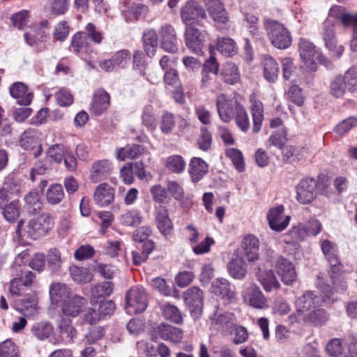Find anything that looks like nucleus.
<instances>
[{
	"mask_svg": "<svg viewBox=\"0 0 357 357\" xmlns=\"http://www.w3.org/2000/svg\"><path fill=\"white\" fill-rule=\"evenodd\" d=\"M321 184L326 188V195L328 196L331 190L327 176H326V178L319 176L318 181L312 177L302 178L296 187V200L302 204L312 202L317 197V188L319 187Z\"/></svg>",
	"mask_w": 357,
	"mask_h": 357,
	"instance_id": "obj_1",
	"label": "nucleus"
},
{
	"mask_svg": "<svg viewBox=\"0 0 357 357\" xmlns=\"http://www.w3.org/2000/svg\"><path fill=\"white\" fill-rule=\"evenodd\" d=\"M264 28L268 39L275 47L285 50L291 45V34L282 24L271 18H265Z\"/></svg>",
	"mask_w": 357,
	"mask_h": 357,
	"instance_id": "obj_2",
	"label": "nucleus"
},
{
	"mask_svg": "<svg viewBox=\"0 0 357 357\" xmlns=\"http://www.w3.org/2000/svg\"><path fill=\"white\" fill-rule=\"evenodd\" d=\"M339 272L335 271L333 273L331 270L330 271L331 280L333 282L332 286L322 277H317L316 285L324 294L326 302H333L337 300V298L334 297L335 293L344 292L347 289V285L346 282L343 280H340L337 278Z\"/></svg>",
	"mask_w": 357,
	"mask_h": 357,
	"instance_id": "obj_3",
	"label": "nucleus"
},
{
	"mask_svg": "<svg viewBox=\"0 0 357 357\" xmlns=\"http://www.w3.org/2000/svg\"><path fill=\"white\" fill-rule=\"evenodd\" d=\"M147 298L144 289L134 287L126 295V310L128 314L143 312L147 307Z\"/></svg>",
	"mask_w": 357,
	"mask_h": 357,
	"instance_id": "obj_4",
	"label": "nucleus"
},
{
	"mask_svg": "<svg viewBox=\"0 0 357 357\" xmlns=\"http://www.w3.org/2000/svg\"><path fill=\"white\" fill-rule=\"evenodd\" d=\"M216 107L220 119L225 123H229L243 105L236 97L229 98L226 95L220 94L217 97Z\"/></svg>",
	"mask_w": 357,
	"mask_h": 357,
	"instance_id": "obj_5",
	"label": "nucleus"
},
{
	"mask_svg": "<svg viewBox=\"0 0 357 357\" xmlns=\"http://www.w3.org/2000/svg\"><path fill=\"white\" fill-rule=\"evenodd\" d=\"M54 222L49 214H42L29 220L26 227L27 235L33 239H38L53 227Z\"/></svg>",
	"mask_w": 357,
	"mask_h": 357,
	"instance_id": "obj_6",
	"label": "nucleus"
},
{
	"mask_svg": "<svg viewBox=\"0 0 357 357\" xmlns=\"http://www.w3.org/2000/svg\"><path fill=\"white\" fill-rule=\"evenodd\" d=\"M298 52L307 70L314 71L317 69L316 60L319 57L320 53L314 44L307 39L301 38L298 42Z\"/></svg>",
	"mask_w": 357,
	"mask_h": 357,
	"instance_id": "obj_7",
	"label": "nucleus"
},
{
	"mask_svg": "<svg viewBox=\"0 0 357 357\" xmlns=\"http://www.w3.org/2000/svg\"><path fill=\"white\" fill-rule=\"evenodd\" d=\"M183 297L191 315L195 318H198L202 314L203 310V291L197 287H192L183 292Z\"/></svg>",
	"mask_w": 357,
	"mask_h": 357,
	"instance_id": "obj_8",
	"label": "nucleus"
},
{
	"mask_svg": "<svg viewBox=\"0 0 357 357\" xmlns=\"http://www.w3.org/2000/svg\"><path fill=\"white\" fill-rule=\"evenodd\" d=\"M10 283L9 292L12 296H20L25 294L33 284L36 275L30 271L20 273Z\"/></svg>",
	"mask_w": 357,
	"mask_h": 357,
	"instance_id": "obj_9",
	"label": "nucleus"
},
{
	"mask_svg": "<svg viewBox=\"0 0 357 357\" xmlns=\"http://www.w3.org/2000/svg\"><path fill=\"white\" fill-rule=\"evenodd\" d=\"M322 38L325 43L326 47L331 52L334 56L339 58L344 52V47L337 46L334 29V21L328 18L323 25Z\"/></svg>",
	"mask_w": 357,
	"mask_h": 357,
	"instance_id": "obj_10",
	"label": "nucleus"
},
{
	"mask_svg": "<svg viewBox=\"0 0 357 357\" xmlns=\"http://www.w3.org/2000/svg\"><path fill=\"white\" fill-rule=\"evenodd\" d=\"M206 36V31H200L195 25L189 24L186 26L185 32V44L192 52L196 54H199L202 52Z\"/></svg>",
	"mask_w": 357,
	"mask_h": 357,
	"instance_id": "obj_11",
	"label": "nucleus"
},
{
	"mask_svg": "<svg viewBox=\"0 0 357 357\" xmlns=\"http://www.w3.org/2000/svg\"><path fill=\"white\" fill-rule=\"evenodd\" d=\"M160 47L169 53L178 51V41L175 29L169 24L162 25L159 30Z\"/></svg>",
	"mask_w": 357,
	"mask_h": 357,
	"instance_id": "obj_12",
	"label": "nucleus"
},
{
	"mask_svg": "<svg viewBox=\"0 0 357 357\" xmlns=\"http://www.w3.org/2000/svg\"><path fill=\"white\" fill-rule=\"evenodd\" d=\"M211 291L214 295L229 302L236 301V296L234 287L225 278H216L211 285Z\"/></svg>",
	"mask_w": 357,
	"mask_h": 357,
	"instance_id": "obj_13",
	"label": "nucleus"
},
{
	"mask_svg": "<svg viewBox=\"0 0 357 357\" xmlns=\"http://www.w3.org/2000/svg\"><path fill=\"white\" fill-rule=\"evenodd\" d=\"M87 303V300L79 295L73 294L60 304L62 314L72 318L77 317Z\"/></svg>",
	"mask_w": 357,
	"mask_h": 357,
	"instance_id": "obj_14",
	"label": "nucleus"
},
{
	"mask_svg": "<svg viewBox=\"0 0 357 357\" xmlns=\"http://www.w3.org/2000/svg\"><path fill=\"white\" fill-rule=\"evenodd\" d=\"M206 14L204 9L197 1H189L181 10V18L186 26L194 25L199 19H204Z\"/></svg>",
	"mask_w": 357,
	"mask_h": 357,
	"instance_id": "obj_15",
	"label": "nucleus"
},
{
	"mask_svg": "<svg viewBox=\"0 0 357 357\" xmlns=\"http://www.w3.org/2000/svg\"><path fill=\"white\" fill-rule=\"evenodd\" d=\"M323 301H326V298H321L313 291H307L296 299L295 306L298 314H300L320 306Z\"/></svg>",
	"mask_w": 357,
	"mask_h": 357,
	"instance_id": "obj_16",
	"label": "nucleus"
},
{
	"mask_svg": "<svg viewBox=\"0 0 357 357\" xmlns=\"http://www.w3.org/2000/svg\"><path fill=\"white\" fill-rule=\"evenodd\" d=\"M284 206L282 205L269 210L267 219L270 227L275 231H282L288 226L291 217L284 215Z\"/></svg>",
	"mask_w": 357,
	"mask_h": 357,
	"instance_id": "obj_17",
	"label": "nucleus"
},
{
	"mask_svg": "<svg viewBox=\"0 0 357 357\" xmlns=\"http://www.w3.org/2000/svg\"><path fill=\"white\" fill-rule=\"evenodd\" d=\"M278 275L285 284H290L296 279L297 274L292 262L280 257L275 264Z\"/></svg>",
	"mask_w": 357,
	"mask_h": 357,
	"instance_id": "obj_18",
	"label": "nucleus"
},
{
	"mask_svg": "<svg viewBox=\"0 0 357 357\" xmlns=\"http://www.w3.org/2000/svg\"><path fill=\"white\" fill-rule=\"evenodd\" d=\"M250 102L252 118V131L253 133H258L261 128L264 119V105L262 102L257 98L255 93L250 96Z\"/></svg>",
	"mask_w": 357,
	"mask_h": 357,
	"instance_id": "obj_19",
	"label": "nucleus"
},
{
	"mask_svg": "<svg viewBox=\"0 0 357 357\" xmlns=\"http://www.w3.org/2000/svg\"><path fill=\"white\" fill-rule=\"evenodd\" d=\"M20 145L25 150L36 149V151L33 152L35 158L40 155L42 153V145L39 142L38 133L36 130L28 129L25 130L21 135Z\"/></svg>",
	"mask_w": 357,
	"mask_h": 357,
	"instance_id": "obj_20",
	"label": "nucleus"
},
{
	"mask_svg": "<svg viewBox=\"0 0 357 357\" xmlns=\"http://www.w3.org/2000/svg\"><path fill=\"white\" fill-rule=\"evenodd\" d=\"M209 16L219 24H226L229 21L227 13L220 0H204Z\"/></svg>",
	"mask_w": 357,
	"mask_h": 357,
	"instance_id": "obj_21",
	"label": "nucleus"
},
{
	"mask_svg": "<svg viewBox=\"0 0 357 357\" xmlns=\"http://www.w3.org/2000/svg\"><path fill=\"white\" fill-rule=\"evenodd\" d=\"M243 297L249 300L250 305L257 309H264L268 307V301L260 289L255 284H250L243 293Z\"/></svg>",
	"mask_w": 357,
	"mask_h": 357,
	"instance_id": "obj_22",
	"label": "nucleus"
},
{
	"mask_svg": "<svg viewBox=\"0 0 357 357\" xmlns=\"http://www.w3.org/2000/svg\"><path fill=\"white\" fill-rule=\"evenodd\" d=\"M321 248L324 257L331 265V271H340L341 264L337 257V250L336 245L328 240L321 241Z\"/></svg>",
	"mask_w": 357,
	"mask_h": 357,
	"instance_id": "obj_23",
	"label": "nucleus"
},
{
	"mask_svg": "<svg viewBox=\"0 0 357 357\" xmlns=\"http://www.w3.org/2000/svg\"><path fill=\"white\" fill-rule=\"evenodd\" d=\"M157 334L164 340L178 344L183 337V331L173 326L161 324L156 328Z\"/></svg>",
	"mask_w": 357,
	"mask_h": 357,
	"instance_id": "obj_24",
	"label": "nucleus"
},
{
	"mask_svg": "<svg viewBox=\"0 0 357 357\" xmlns=\"http://www.w3.org/2000/svg\"><path fill=\"white\" fill-rule=\"evenodd\" d=\"M10 94L17 100V103L21 105H29L33 99L31 92H28V88L22 82H15L10 87Z\"/></svg>",
	"mask_w": 357,
	"mask_h": 357,
	"instance_id": "obj_25",
	"label": "nucleus"
},
{
	"mask_svg": "<svg viewBox=\"0 0 357 357\" xmlns=\"http://www.w3.org/2000/svg\"><path fill=\"white\" fill-rule=\"evenodd\" d=\"M109 96L104 90H98L93 95L90 110L96 116L105 112L109 105Z\"/></svg>",
	"mask_w": 357,
	"mask_h": 357,
	"instance_id": "obj_26",
	"label": "nucleus"
},
{
	"mask_svg": "<svg viewBox=\"0 0 357 357\" xmlns=\"http://www.w3.org/2000/svg\"><path fill=\"white\" fill-rule=\"evenodd\" d=\"M94 202L100 206H105L113 202L114 190L107 183L99 185L93 195Z\"/></svg>",
	"mask_w": 357,
	"mask_h": 357,
	"instance_id": "obj_27",
	"label": "nucleus"
},
{
	"mask_svg": "<svg viewBox=\"0 0 357 357\" xmlns=\"http://www.w3.org/2000/svg\"><path fill=\"white\" fill-rule=\"evenodd\" d=\"M112 169V164L109 160H98L92 165L90 178L93 183H98L106 178L110 174Z\"/></svg>",
	"mask_w": 357,
	"mask_h": 357,
	"instance_id": "obj_28",
	"label": "nucleus"
},
{
	"mask_svg": "<svg viewBox=\"0 0 357 357\" xmlns=\"http://www.w3.org/2000/svg\"><path fill=\"white\" fill-rule=\"evenodd\" d=\"M242 248L248 261H254L258 259L259 242L256 236L252 234L245 236L242 241Z\"/></svg>",
	"mask_w": 357,
	"mask_h": 357,
	"instance_id": "obj_29",
	"label": "nucleus"
},
{
	"mask_svg": "<svg viewBox=\"0 0 357 357\" xmlns=\"http://www.w3.org/2000/svg\"><path fill=\"white\" fill-rule=\"evenodd\" d=\"M59 333L62 340L66 344H70L76 338L77 332L72 324L70 319L62 317L57 324Z\"/></svg>",
	"mask_w": 357,
	"mask_h": 357,
	"instance_id": "obj_30",
	"label": "nucleus"
},
{
	"mask_svg": "<svg viewBox=\"0 0 357 357\" xmlns=\"http://www.w3.org/2000/svg\"><path fill=\"white\" fill-rule=\"evenodd\" d=\"M188 172L192 181L197 183L208 172V165L200 158H192L189 164Z\"/></svg>",
	"mask_w": 357,
	"mask_h": 357,
	"instance_id": "obj_31",
	"label": "nucleus"
},
{
	"mask_svg": "<svg viewBox=\"0 0 357 357\" xmlns=\"http://www.w3.org/2000/svg\"><path fill=\"white\" fill-rule=\"evenodd\" d=\"M262 65L265 79L269 82H275L279 73V66L275 59L266 55L264 57Z\"/></svg>",
	"mask_w": 357,
	"mask_h": 357,
	"instance_id": "obj_32",
	"label": "nucleus"
},
{
	"mask_svg": "<svg viewBox=\"0 0 357 357\" xmlns=\"http://www.w3.org/2000/svg\"><path fill=\"white\" fill-rule=\"evenodd\" d=\"M72 295L70 289L66 284L54 283L50 286V296L52 303H61Z\"/></svg>",
	"mask_w": 357,
	"mask_h": 357,
	"instance_id": "obj_33",
	"label": "nucleus"
},
{
	"mask_svg": "<svg viewBox=\"0 0 357 357\" xmlns=\"http://www.w3.org/2000/svg\"><path fill=\"white\" fill-rule=\"evenodd\" d=\"M220 76L226 84L234 85L240 81L241 75L238 67L234 63H226L222 66Z\"/></svg>",
	"mask_w": 357,
	"mask_h": 357,
	"instance_id": "obj_34",
	"label": "nucleus"
},
{
	"mask_svg": "<svg viewBox=\"0 0 357 357\" xmlns=\"http://www.w3.org/2000/svg\"><path fill=\"white\" fill-rule=\"evenodd\" d=\"M158 36L153 29H146L143 33L144 49L149 57H153L158 49Z\"/></svg>",
	"mask_w": 357,
	"mask_h": 357,
	"instance_id": "obj_35",
	"label": "nucleus"
},
{
	"mask_svg": "<svg viewBox=\"0 0 357 357\" xmlns=\"http://www.w3.org/2000/svg\"><path fill=\"white\" fill-rule=\"evenodd\" d=\"M229 274L234 279H243L246 273V263L238 256L233 258L227 264Z\"/></svg>",
	"mask_w": 357,
	"mask_h": 357,
	"instance_id": "obj_36",
	"label": "nucleus"
},
{
	"mask_svg": "<svg viewBox=\"0 0 357 357\" xmlns=\"http://www.w3.org/2000/svg\"><path fill=\"white\" fill-rule=\"evenodd\" d=\"M156 225L160 233L165 236L168 235L172 229V223L165 207L160 206L157 210Z\"/></svg>",
	"mask_w": 357,
	"mask_h": 357,
	"instance_id": "obj_37",
	"label": "nucleus"
},
{
	"mask_svg": "<svg viewBox=\"0 0 357 357\" xmlns=\"http://www.w3.org/2000/svg\"><path fill=\"white\" fill-rule=\"evenodd\" d=\"M256 274L258 280L260 282L265 291H271L280 287V284L272 271H261V268H258Z\"/></svg>",
	"mask_w": 357,
	"mask_h": 357,
	"instance_id": "obj_38",
	"label": "nucleus"
},
{
	"mask_svg": "<svg viewBox=\"0 0 357 357\" xmlns=\"http://www.w3.org/2000/svg\"><path fill=\"white\" fill-rule=\"evenodd\" d=\"M72 280L77 284H86L92 281L93 275L86 267L72 266L69 268Z\"/></svg>",
	"mask_w": 357,
	"mask_h": 357,
	"instance_id": "obj_39",
	"label": "nucleus"
},
{
	"mask_svg": "<svg viewBox=\"0 0 357 357\" xmlns=\"http://www.w3.org/2000/svg\"><path fill=\"white\" fill-rule=\"evenodd\" d=\"M18 309L26 316H32L38 311V298L35 294H29L21 299Z\"/></svg>",
	"mask_w": 357,
	"mask_h": 357,
	"instance_id": "obj_40",
	"label": "nucleus"
},
{
	"mask_svg": "<svg viewBox=\"0 0 357 357\" xmlns=\"http://www.w3.org/2000/svg\"><path fill=\"white\" fill-rule=\"evenodd\" d=\"M68 8V0H48L45 11L49 15L56 17L64 14Z\"/></svg>",
	"mask_w": 357,
	"mask_h": 357,
	"instance_id": "obj_41",
	"label": "nucleus"
},
{
	"mask_svg": "<svg viewBox=\"0 0 357 357\" xmlns=\"http://www.w3.org/2000/svg\"><path fill=\"white\" fill-rule=\"evenodd\" d=\"M340 21L344 26H352L354 29L353 38L350 43V47L353 52L357 51V14L351 15L344 13L340 17Z\"/></svg>",
	"mask_w": 357,
	"mask_h": 357,
	"instance_id": "obj_42",
	"label": "nucleus"
},
{
	"mask_svg": "<svg viewBox=\"0 0 357 357\" xmlns=\"http://www.w3.org/2000/svg\"><path fill=\"white\" fill-rule=\"evenodd\" d=\"M144 151V148L142 146L133 144L117 149L116 158L121 161L133 159L142 154Z\"/></svg>",
	"mask_w": 357,
	"mask_h": 357,
	"instance_id": "obj_43",
	"label": "nucleus"
},
{
	"mask_svg": "<svg viewBox=\"0 0 357 357\" xmlns=\"http://www.w3.org/2000/svg\"><path fill=\"white\" fill-rule=\"evenodd\" d=\"M26 208L29 212L36 213L40 211L43 207V202L40 199V195L36 190H31L27 193L24 198Z\"/></svg>",
	"mask_w": 357,
	"mask_h": 357,
	"instance_id": "obj_44",
	"label": "nucleus"
},
{
	"mask_svg": "<svg viewBox=\"0 0 357 357\" xmlns=\"http://www.w3.org/2000/svg\"><path fill=\"white\" fill-rule=\"evenodd\" d=\"M71 45L73 51L76 53L89 52L91 50L88 37L84 32H78L73 36Z\"/></svg>",
	"mask_w": 357,
	"mask_h": 357,
	"instance_id": "obj_45",
	"label": "nucleus"
},
{
	"mask_svg": "<svg viewBox=\"0 0 357 357\" xmlns=\"http://www.w3.org/2000/svg\"><path fill=\"white\" fill-rule=\"evenodd\" d=\"M45 259H47V267L52 273H58L61 271L63 260L59 250L56 248L50 249Z\"/></svg>",
	"mask_w": 357,
	"mask_h": 357,
	"instance_id": "obj_46",
	"label": "nucleus"
},
{
	"mask_svg": "<svg viewBox=\"0 0 357 357\" xmlns=\"http://www.w3.org/2000/svg\"><path fill=\"white\" fill-rule=\"evenodd\" d=\"M162 315L166 319L179 324L183 321V317L178 307L170 303H165L160 307Z\"/></svg>",
	"mask_w": 357,
	"mask_h": 357,
	"instance_id": "obj_47",
	"label": "nucleus"
},
{
	"mask_svg": "<svg viewBox=\"0 0 357 357\" xmlns=\"http://www.w3.org/2000/svg\"><path fill=\"white\" fill-rule=\"evenodd\" d=\"M113 291V284L111 282H103L94 285L91 288V303L98 298L109 296Z\"/></svg>",
	"mask_w": 357,
	"mask_h": 357,
	"instance_id": "obj_48",
	"label": "nucleus"
},
{
	"mask_svg": "<svg viewBox=\"0 0 357 357\" xmlns=\"http://www.w3.org/2000/svg\"><path fill=\"white\" fill-rule=\"evenodd\" d=\"M142 216L137 210H130L120 217L121 223L126 227H137L142 222Z\"/></svg>",
	"mask_w": 357,
	"mask_h": 357,
	"instance_id": "obj_49",
	"label": "nucleus"
},
{
	"mask_svg": "<svg viewBox=\"0 0 357 357\" xmlns=\"http://www.w3.org/2000/svg\"><path fill=\"white\" fill-rule=\"evenodd\" d=\"M303 319L314 326H322L328 321V315L324 309L317 307L307 316L304 317Z\"/></svg>",
	"mask_w": 357,
	"mask_h": 357,
	"instance_id": "obj_50",
	"label": "nucleus"
},
{
	"mask_svg": "<svg viewBox=\"0 0 357 357\" xmlns=\"http://www.w3.org/2000/svg\"><path fill=\"white\" fill-rule=\"evenodd\" d=\"M215 45L217 50L225 56H232L237 52L234 40L229 38H218Z\"/></svg>",
	"mask_w": 357,
	"mask_h": 357,
	"instance_id": "obj_51",
	"label": "nucleus"
},
{
	"mask_svg": "<svg viewBox=\"0 0 357 357\" xmlns=\"http://www.w3.org/2000/svg\"><path fill=\"white\" fill-rule=\"evenodd\" d=\"M46 199L52 205L59 204L64 197L63 187L60 184H54L49 187L46 193Z\"/></svg>",
	"mask_w": 357,
	"mask_h": 357,
	"instance_id": "obj_52",
	"label": "nucleus"
},
{
	"mask_svg": "<svg viewBox=\"0 0 357 357\" xmlns=\"http://www.w3.org/2000/svg\"><path fill=\"white\" fill-rule=\"evenodd\" d=\"M54 328L48 322H39L33 325L31 331L40 340L47 339L53 333Z\"/></svg>",
	"mask_w": 357,
	"mask_h": 357,
	"instance_id": "obj_53",
	"label": "nucleus"
},
{
	"mask_svg": "<svg viewBox=\"0 0 357 357\" xmlns=\"http://www.w3.org/2000/svg\"><path fill=\"white\" fill-rule=\"evenodd\" d=\"M213 324L219 325L225 328H229L234 325V314L229 312H215L211 317Z\"/></svg>",
	"mask_w": 357,
	"mask_h": 357,
	"instance_id": "obj_54",
	"label": "nucleus"
},
{
	"mask_svg": "<svg viewBox=\"0 0 357 357\" xmlns=\"http://www.w3.org/2000/svg\"><path fill=\"white\" fill-rule=\"evenodd\" d=\"M91 307H89L82 311V320L84 324L95 325L100 321L101 317L97 310V305H95V302L91 303Z\"/></svg>",
	"mask_w": 357,
	"mask_h": 357,
	"instance_id": "obj_55",
	"label": "nucleus"
},
{
	"mask_svg": "<svg viewBox=\"0 0 357 357\" xmlns=\"http://www.w3.org/2000/svg\"><path fill=\"white\" fill-rule=\"evenodd\" d=\"M166 167L172 172L180 174L185 168V162L181 155H173L167 158Z\"/></svg>",
	"mask_w": 357,
	"mask_h": 357,
	"instance_id": "obj_56",
	"label": "nucleus"
},
{
	"mask_svg": "<svg viewBox=\"0 0 357 357\" xmlns=\"http://www.w3.org/2000/svg\"><path fill=\"white\" fill-rule=\"evenodd\" d=\"M0 357H20L18 347L10 340L0 344Z\"/></svg>",
	"mask_w": 357,
	"mask_h": 357,
	"instance_id": "obj_57",
	"label": "nucleus"
},
{
	"mask_svg": "<svg viewBox=\"0 0 357 357\" xmlns=\"http://www.w3.org/2000/svg\"><path fill=\"white\" fill-rule=\"evenodd\" d=\"M237 127L243 132H247L250 128V123L248 114L243 106L239 108L234 116Z\"/></svg>",
	"mask_w": 357,
	"mask_h": 357,
	"instance_id": "obj_58",
	"label": "nucleus"
},
{
	"mask_svg": "<svg viewBox=\"0 0 357 357\" xmlns=\"http://www.w3.org/2000/svg\"><path fill=\"white\" fill-rule=\"evenodd\" d=\"M24 37L29 45L33 46L43 41L45 35L42 28L36 26L31 31L25 33Z\"/></svg>",
	"mask_w": 357,
	"mask_h": 357,
	"instance_id": "obj_59",
	"label": "nucleus"
},
{
	"mask_svg": "<svg viewBox=\"0 0 357 357\" xmlns=\"http://www.w3.org/2000/svg\"><path fill=\"white\" fill-rule=\"evenodd\" d=\"M3 214L8 222L15 221L20 215L19 201L15 200L6 205L3 208Z\"/></svg>",
	"mask_w": 357,
	"mask_h": 357,
	"instance_id": "obj_60",
	"label": "nucleus"
},
{
	"mask_svg": "<svg viewBox=\"0 0 357 357\" xmlns=\"http://www.w3.org/2000/svg\"><path fill=\"white\" fill-rule=\"evenodd\" d=\"M301 149L292 145H285L282 148L283 159L294 162L300 159Z\"/></svg>",
	"mask_w": 357,
	"mask_h": 357,
	"instance_id": "obj_61",
	"label": "nucleus"
},
{
	"mask_svg": "<svg viewBox=\"0 0 357 357\" xmlns=\"http://www.w3.org/2000/svg\"><path fill=\"white\" fill-rule=\"evenodd\" d=\"M63 145L56 144L52 145L47 151V155L57 163H61L67 151Z\"/></svg>",
	"mask_w": 357,
	"mask_h": 357,
	"instance_id": "obj_62",
	"label": "nucleus"
},
{
	"mask_svg": "<svg viewBox=\"0 0 357 357\" xmlns=\"http://www.w3.org/2000/svg\"><path fill=\"white\" fill-rule=\"evenodd\" d=\"M175 126V119L172 113L165 112L160 119V128L165 134H169Z\"/></svg>",
	"mask_w": 357,
	"mask_h": 357,
	"instance_id": "obj_63",
	"label": "nucleus"
},
{
	"mask_svg": "<svg viewBox=\"0 0 357 357\" xmlns=\"http://www.w3.org/2000/svg\"><path fill=\"white\" fill-rule=\"evenodd\" d=\"M344 82L349 90H357V68H349L342 77Z\"/></svg>",
	"mask_w": 357,
	"mask_h": 357,
	"instance_id": "obj_64",
	"label": "nucleus"
}]
</instances>
